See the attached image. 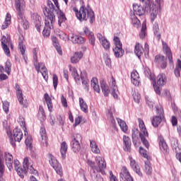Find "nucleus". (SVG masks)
Wrapping results in <instances>:
<instances>
[{
    "label": "nucleus",
    "mask_w": 181,
    "mask_h": 181,
    "mask_svg": "<svg viewBox=\"0 0 181 181\" xmlns=\"http://www.w3.org/2000/svg\"><path fill=\"white\" fill-rule=\"evenodd\" d=\"M156 110L158 116L153 117L151 120V124L154 128H158L163 119V110L159 108H156Z\"/></svg>",
    "instance_id": "13"
},
{
    "label": "nucleus",
    "mask_w": 181,
    "mask_h": 181,
    "mask_svg": "<svg viewBox=\"0 0 181 181\" xmlns=\"http://www.w3.org/2000/svg\"><path fill=\"white\" fill-rule=\"evenodd\" d=\"M47 7H45L43 10L44 15L45 16V19L47 21L52 20V21H56V18L54 17V14L53 13L54 11L57 12L59 8L57 7L54 8V4H53V2L52 1L48 0L47 1Z\"/></svg>",
    "instance_id": "5"
},
{
    "label": "nucleus",
    "mask_w": 181,
    "mask_h": 181,
    "mask_svg": "<svg viewBox=\"0 0 181 181\" xmlns=\"http://www.w3.org/2000/svg\"><path fill=\"white\" fill-rule=\"evenodd\" d=\"M69 40H71L72 43L83 45V43L86 42V40L84 39V37L75 34H70L69 35Z\"/></svg>",
    "instance_id": "20"
},
{
    "label": "nucleus",
    "mask_w": 181,
    "mask_h": 181,
    "mask_svg": "<svg viewBox=\"0 0 181 181\" xmlns=\"http://www.w3.org/2000/svg\"><path fill=\"white\" fill-rule=\"evenodd\" d=\"M79 105L81 107V111L83 112H88V106L87 103L84 101V99L82 98H79Z\"/></svg>",
    "instance_id": "42"
},
{
    "label": "nucleus",
    "mask_w": 181,
    "mask_h": 181,
    "mask_svg": "<svg viewBox=\"0 0 181 181\" xmlns=\"http://www.w3.org/2000/svg\"><path fill=\"white\" fill-rule=\"evenodd\" d=\"M90 86L93 88L94 91L100 93L101 90L100 89V85H98V80L97 78H93L90 81Z\"/></svg>",
    "instance_id": "32"
},
{
    "label": "nucleus",
    "mask_w": 181,
    "mask_h": 181,
    "mask_svg": "<svg viewBox=\"0 0 181 181\" xmlns=\"http://www.w3.org/2000/svg\"><path fill=\"white\" fill-rule=\"evenodd\" d=\"M133 11H134L133 15H135L136 16H144L145 15V12L146 9L144 8V6L138 4H134Z\"/></svg>",
    "instance_id": "18"
},
{
    "label": "nucleus",
    "mask_w": 181,
    "mask_h": 181,
    "mask_svg": "<svg viewBox=\"0 0 181 181\" xmlns=\"http://www.w3.org/2000/svg\"><path fill=\"white\" fill-rule=\"evenodd\" d=\"M145 30H146V23L143 22L141 32L139 33V36L141 39H144L145 36L146 35V33H145Z\"/></svg>",
    "instance_id": "52"
},
{
    "label": "nucleus",
    "mask_w": 181,
    "mask_h": 181,
    "mask_svg": "<svg viewBox=\"0 0 181 181\" xmlns=\"http://www.w3.org/2000/svg\"><path fill=\"white\" fill-rule=\"evenodd\" d=\"M18 49H20V52L23 56H25V50L26 49V47L23 45V36H21L19 37L18 41Z\"/></svg>",
    "instance_id": "45"
},
{
    "label": "nucleus",
    "mask_w": 181,
    "mask_h": 181,
    "mask_svg": "<svg viewBox=\"0 0 181 181\" xmlns=\"http://www.w3.org/2000/svg\"><path fill=\"white\" fill-rule=\"evenodd\" d=\"M61 155L62 159H66V153H67V144L66 141H63L61 144Z\"/></svg>",
    "instance_id": "43"
},
{
    "label": "nucleus",
    "mask_w": 181,
    "mask_h": 181,
    "mask_svg": "<svg viewBox=\"0 0 181 181\" xmlns=\"http://www.w3.org/2000/svg\"><path fill=\"white\" fill-rule=\"evenodd\" d=\"M61 103L64 108H67V100L66 99V98H64V95H62L61 96Z\"/></svg>",
    "instance_id": "61"
},
{
    "label": "nucleus",
    "mask_w": 181,
    "mask_h": 181,
    "mask_svg": "<svg viewBox=\"0 0 181 181\" xmlns=\"http://www.w3.org/2000/svg\"><path fill=\"white\" fill-rule=\"evenodd\" d=\"M167 78L165 74H160L157 76V84L158 86H165L166 84Z\"/></svg>",
    "instance_id": "33"
},
{
    "label": "nucleus",
    "mask_w": 181,
    "mask_h": 181,
    "mask_svg": "<svg viewBox=\"0 0 181 181\" xmlns=\"http://www.w3.org/2000/svg\"><path fill=\"white\" fill-rule=\"evenodd\" d=\"M95 162L91 160H87V164L88 166H90V168H91L90 177L93 181H104V178H103L101 175H98L97 172H99L102 175H105V170L107 168V163H105V159L100 156H97L95 158ZM95 163L98 165H95Z\"/></svg>",
    "instance_id": "1"
},
{
    "label": "nucleus",
    "mask_w": 181,
    "mask_h": 181,
    "mask_svg": "<svg viewBox=\"0 0 181 181\" xmlns=\"http://www.w3.org/2000/svg\"><path fill=\"white\" fill-rule=\"evenodd\" d=\"M113 42L115 47H122V43H121V40H119V37L117 36L114 37Z\"/></svg>",
    "instance_id": "54"
},
{
    "label": "nucleus",
    "mask_w": 181,
    "mask_h": 181,
    "mask_svg": "<svg viewBox=\"0 0 181 181\" xmlns=\"http://www.w3.org/2000/svg\"><path fill=\"white\" fill-rule=\"evenodd\" d=\"M11 19H12V16H11L10 13H7L5 21L4 22V23L1 26V29H3V30L6 29V28H8V26H9L11 25Z\"/></svg>",
    "instance_id": "41"
},
{
    "label": "nucleus",
    "mask_w": 181,
    "mask_h": 181,
    "mask_svg": "<svg viewBox=\"0 0 181 181\" xmlns=\"http://www.w3.org/2000/svg\"><path fill=\"white\" fill-rule=\"evenodd\" d=\"M5 166L4 165V153L0 151V173H4Z\"/></svg>",
    "instance_id": "50"
},
{
    "label": "nucleus",
    "mask_w": 181,
    "mask_h": 181,
    "mask_svg": "<svg viewBox=\"0 0 181 181\" xmlns=\"http://www.w3.org/2000/svg\"><path fill=\"white\" fill-rule=\"evenodd\" d=\"M115 84V79L112 78V86L110 87V90L105 82L103 81H100L101 89L105 97H107V95H108L111 91L112 97L114 98H118V88Z\"/></svg>",
    "instance_id": "4"
},
{
    "label": "nucleus",
    "mask_w": 181,
    "mask_h": 181,
    "mask_svg": "<svg viewBox=\"0 0 181 181\" xmlns=\"http://www.w3.org/2000/svg\"><path fill=\"white\" fill-rule=\"evenodd\" d=\"M38 115L42 119H45V118H46V115L45 113V110H43V107L40 106L39 107V112H38Z\"/></svg>",
    "instance_id": "59"
},
{
    "label": "nucleus",
    "mask_w": 181,
    "mask_h": 181,
    "mask_svg": "<svg viewBox=\"0 0 181 181\" xmlns=\"http://www.w3.org/2000/svg\"><path fill=\"white\" fill-rule=\"evenodd\" d=\"M52 43L59 54L62 55L63 52L60 48V45L59 44V41L57 40V38L56 37H52Z\"/></svg>",
    "instance_id": "44"
},
{
    "label": "nucleus",
    "mask_w": 181,
    "mask_h": 181,
    "mask_svg": "<svg viewBox=\"0 0 181 181\" xmlns=\"http://www.w3.org/2000/svg\"><path fill=\"white\" fill-rule=\"evenodd\" d=\"M69 71L72 73V76L77 84H80V78L82 81L87 80V72H86V71H81L80 76L77 72V69L74 66H69Z\"/></svg>",
    "instance_id": "8"
},
{
    "label": "nucleus",
    "mask_w": 181,
    "mask_h": 181,
    "mask_svg": "<svg viewBox=\"0 0 181 181\" xmlns=\"http://www.w3.org/2000/svg\"><path fill=\"white\" fill-rule=\"evenodd\" d=\"M156 63L160 64L161 69H166L168 66V62H166V59L163 55H157L155 57Z\"/></svg>",
    "instance_id": "26"
},
{
    "label": "nucleus",
    "mask_w": 181,
    "mask_h": 181,
    "mask_svg": "<svg viewBox=\"0 0 181 181\" xmlns=\"http://www.w3.org/2000/svg\"><path fill=\"white\" fill-rule=\"evenodd\" d=\"M34 66L37 73H41L45 80H47V78H49V76L47 75V69H46V66H45V64L42 62L39 63L37 60L34 61Z\"/></svg>",
    "instance_id": "10"
},
{
    "label": "nucleus",
    "mask_w": 181,
    "mask_h": 181,
    "mask_svg": "<svg viewBox=\"0 0 181 181\" xmlns=\"http://www.w3.org/2000/svg\"><path fill=\"white\" fill-rule=\"evenodd\" d=\"M163 50L165 54H166L169 60L170 69H173L175 66L173 64V57L172 55V51H170V48L169 47V46H168V44H166V42H163Z\"/></svg>",
    "instance_id": "14"
},
{
    "label": "nucleus",
    "mask_w": 181,
    "mask_h": 181,
    "mask_svg": "<svg viewBox=\"0 0 181 181\" xmlns=\"http://www.w3.org/2000/svg\"><path fill=\"white\" fill-rule=\"evenodd\" d=\"M5 160H6V165L9 170H12L13 169V157L12 156V154L6 152L5 153Z\"/></svg>",
    "instance_id": "23"
},
{
    "label": "nucleus",
    "mask_w": 181,
    "mask_h": 181,
    "mask_svg": "<svg viewBox=\"0 0 181 181\" xmlns=\"http://www.w3.org/2000/svg\"><path fill=\"white\" fill-rule=\"evenodd\" d=\"M3 110L6 114L9 112V102L8 101H3Z\"/></svg>",
    "instance_id": "56"
},
{
    "label": "nucleus",
    "mask_w": 181,
    "mask_h": 181,
    "mask_svg": "<svg viewBox=\"0 0 181 181\" xmlns=\"http://www.w3.org/2000/svg\"><path fill=\"white\" fill-rule=\"evenodd\" d=\"M132 23L134 28H139L141 26V21L138 19L136 15L132 14L130 16Z\"/></svg>",
    "instance_id": "38"
},
{
    "label": "nucleus",
    "mask_w": 181,
    "mask_h": 181,
    "mask_svg": "<svg viewBox=\"0 0 181 181\" xmlns=\"http://www.w3.org/2000/svg\"><path fill=\"white\" fill-rule=\"evenodd\" d=\"M40 135L41 136V146L42 148H47V134H46V129L41 127L40 130Z\"/></svg>",
    "instance_id": "19"
},
{
    "label": "nucleus",
    "mask_w": 181,
    "mask_h": 181,
    "mask_svg": "<svg viewBox=\"0 0 181 181\" xmlns=\"http://www.w3.org/2000/svg\"><path fill=\"white\" fill-rule=\"evenodd\" d=\"M90 144L92 152L93 153H100V148H98V146L97 145L95 141L90 140Z\"/></svg>",
    "instance_id": "46"
},
{
    "label": "nucleus",
    "mask_w": 181,
    "mask_h": 181,
    "mask_svg": "<svg viewBox=\"0 0 181 181\" xmlns=\"http://www.w3.org/2000/svg\"><path fill=\"white\" fill-rule=\"evenodd\" d=\"M132 83L134 86H139L140 79H139V74L138 71H134L131 74Z\"/></svg>",
    "instance_id": "30"
},
{
    "label": "nucleus",
    "mask_w": 181,
    "mask_h": 181,
    "mask_svg": "<svg viewBox=\"0 0 181 181\" xmlns=\"http://www.w3.org/2000/svg\"><path fill=\"white\" fill-rule=\"evenodd\" d=\"M113 52L115 53V57H122L124 56V49H122V47H115L113 48Z\"/></svg>",
    "instance_id": "40"
},
{
    "label": "nucleus",
    "mask_w": 181,
    "mask_h": 181,
    "mask_svg": "<svg viewBox=\"0 0 181 181\" xmlns=\"http://www.w3.org/2000/svg\"><path fill=\"white\" fill-rule=\"evenodd\" d=\"M110 181H118V178H117V176H115L112 171H110Z\"/></svg>",
    "instance_id": "64"
},
{
    "label": "nucleus",
    "mask_w": 181,
    "mask_h": 181,
    "mask_svg": "<svg viewBox=\"0 0 181 181\" xmlns=\"http://www.w3.org/2000/svg\"><path fill=\"white\" fill-rule=\"evenodd\" d=\"M1 46H9V45H11V40H9V38H6V37L5 36H2L1 39Z\"/></svg>",
    "instance_id": "53"
},
{
    "label": "nucleus",
    "mask_w": 181,
    "mask_h": 181,
    "mask_svg": "<svg viewBox=\"0 0 181 181\" xmlns=\"http://www.w3.org/2000/svg\"><path fill=\"white\" fill-rule=\"evenodd\" d=\"M15 90L16 92V95H17V98L19 101V103L21 105L25 106V99L23 98V93H22V89L21 88V86H19V84L16 83Z\"/></svg>",
    "instance_id": "21"
},
{
    "label": "nucleus",
    "mask_w": 181,
    "mask_h": 181,
    "mask_svg": "<svg viewBox=\"0 0 181 181\" xmlns=\"http://www.w3.org/2000/svg\"><path fill=\"white\" fill-rule=\"evenodd\" d=\"M31 19L35 24L37 32H40L42 25H43V23H42V17H40L37 13H34L31 16Z\"/></svg>",
    "instance_id": "16"
},
{
    "label": "nucleus",
    "mask_w": 181,
    "mask_h": 181,
    "mask_svg": "<svg viewBox=\"0 0 181 181\" xmlns=\"http://www.w3.org/2000/svg\"><path fill=\"white\" fill-rule=\"evenodd\" d=\"M83 32L85 35L88 37L89 42L91 46H95V37L94 36V33L88 30V28L85 27L83 28Z\"/></svg>",
    "instance_id": "22"
},
{
    "label": "nucleus",
    "mask_w": 181,
    "mask_h": 181,
    "mask_svg": "<svg viewBox=\"0 0 181 181\" xmlns=\"http://www.w3.org/2000/svg\"><path fill=\"white\" fill-rule=\"evenodd\" d=\"M146 5H148L150 8V15L151 18V22H153L158 18L159 12H160V6H157L151 0H147L146 2Z\"/></svg>",
    "instance_id": "7"
},
{
    "label": "nucleus",
    "mask_w": 181,
    "mask_h": 181,
    "mask_svg": "<svg viewBox=\"0 0 181 181\" xmlns=\"http://www.w3.org/2000/svg\"><path fill=\"white\" fill-rule=\"evenodd\" d=\"M18 176H20V177H21V179H23V177H25V175L26 174V172H28V170L23 168L22 169V168H18L17 169H16Z\"/></svg>",
    "instance_id": "51"
},
{
    "label": "nucleus",
    "mask_w": 181,
    "mask_h": 181,
    "mask_svg": "<svg viewBox=\"0 0 181 181\" xmlns=\"http://www.w3.org/2000/svg\"><path fill=\"white\" fill-rule=\"evenodd\" d=\"M83 59V52H76L74 55L71 57V63L76 64Z\"/></svg>",
    "instance_id": "28"
},
{
    "label": "nucleus",
    "mask_w": 181,
    "mask_h": 181,
    "mask_svg": "<svg viewBox=\"0 0 181 181\" xmlns=\"http://www.w3.org/2000/svg\"><path fill=\"white\" fill-rule=\"evenodd\" d=\"M52 81H53V86L54 90L57 88V84L59 83V78L57 77V75L54 74L53 78H52Z\"/></svg>",
    "instance_id": "57"
},
{
    "label": "nucleus",
    "mask_w": 181,
    "mask_h": 181,
    "mask_svg": "<svg viewBox=\"0 0 181 181\" xmlns=\"http://www.w3.org/2000/svg\"><path fill=\"white\" fill-rule=\"evenodd\" d=\"M159 146L163 153H168L169 148H168V144L163 139H160Z\"/></svg>",
    "instance_id": "35"
},
{
    "label": "nucleus",
    "mask_w": 181,
    "mask_h": 181,
    "mask_svg": "<svg viewBox=\"0 0 181 181\" xmlns=\"http://www.w3.org/2000/svg\"><path fill=\"white\" fill-rule=\"evenodd\" d=\"M57 13L59 19L58 24L59 25V26H61L63 22H66V21H67V18H66V15L64 14V13H63V11H57Z\"/></svg>",
    "instance_id": "36"
},
{
    "label": "nucleus",
    "mask_w": 181,
    "mask_h": 181,
    "mask_svg": "<svg viewBox=\"0 0 181 181\" xmlns=\"http://www.w3.org/2000/svg\"><path fill=\"white\" fill-rule=\"evenodd\" d=\"M117 121L122 132H124V133L127 132L128 131V125H127V123L125 122V121L122 120L120 118H117Z\"/></svg>",
    "instance_id": "34"
},
{
    "label": "nucleus",
    "mask_w": 181,
    "mask_h": 181,
    "mask_svg": "<svg viewBox=\"0 0 181 181\" xmlns=\"http://www.w3.org/2000/svg\"><path fill=\"white\" fill-rule=\"evenodd\" d=\"M44 98L47 103V105L48 107L49 111H50V112H52V110H53V103H52V98L47 93H45L44 95Z\"/></svg>",
    "instance_id": "39"
},
{
    "label": "nucleus",
    "mask_w": 181,
    "mask_h": 181,
    "mask_svg": "<svg viewBox=\"0 0 181 181\" xmlns=\"http://www.w3.org/2000/svg\"><path fill=\"white\" fill-rule=\"evenodd\" d=\"M139 127L140 129L139 136L141 141L143 145H144V146H146L148 149V148H149V141H148L146 138H148V134L146 127H145V123H144V120L141 119H139Z\"/></svg>",
    "instance_id": "6"
},
{
    "label": "nucleus",
    "mask_w": 181,
    "mask_h": 181,
    "mask_svg": "<svg viewBox=\"0 0 181 181\" xmlns=\"http://www.w3.org/2000/svg\"><path fill=\"white\" fill-rule=\"evenodd\" d=\"M11 69H12V64H11L10 61L7 60L5 63L4 71L6 73H7L8 76L9 74H11Z\"/></svg>",
    "instance_id": "49"
},
{
    "label": "nucleus",
    "mask_w": 181,
    "mask_h": 181,
    "mask_svg": "<svg viewBox=\"0 0 181 181\" xmlns=\"http://www.w3.org/2000/svg\"><path fill=\"white\" fill-rule=\"evenodd\" d=\"M115 110L114 108H111L108 110V117L110 122L112 124V125H115V119L114 118V116H112V113H114Z\"/></svg>",
    "instance_id": "48"
},
{
    "label": "nucleus",
    "mask_w": 181,
    "mask_h": 181,
    "mask_svg": "<svg viewBox=\"0 0 181 181\" xmlns=\"http://www.w3.org/2000/svg\"><path fill=\"white\" fill-rule=\"evenodd\" d=\"M152 164L148 160L145 161L144 172L146 175L151 176L152 175Z\"/></svg>",
    "instance_id": "37"
},
{
    "label": "nucleus",
    "mask_w": 181,
    "mask_h": 181,
    "mask_svg": "<svg viewBox=\"0 0 181 181\" xmlns=\"http://www.w3.org/2000/svg\"><path fill=\"white\" fill-rule=\"evenodd\" d=\"M55 20H47V18H45V27L44 28L42 35L45 36V37H48V36H50V30L53 29V22H54Z\"/></svg>",
    "instance_id": "15"
},
{
    "label": "nucleus",
    "mask_w": 181,
    "mask_h": 181,
    "mask_svg": "<svg viewBox=\"0 0 181 181\" xmlns=\"http://www.w3.org/2000/svg\"><path fill=\"white\" fill-rule=\"evenodd\" d=\"M129 159L130 160V166L135 171V173L139 175V176H142V173L139 169V165L136 163V161L133 159L131 156H129Z\"/></svg>",
    "instance_id": "24"
},
{
    "label": "nucleus",
    "mask_w": 181,
    "mask_h": 181,
    "mask_svg": "<svg viewBox=\"0 0 181 181\" xmlns=\"http://www.w3.org/2000/svg\"><path fill=\"white\" fill-rule=\"evenodd\" d=\"M82 84L85 88V90H86V91H88V79H83L82 80Z\"/></svg>",
    "instance_id": "63"
},
{
    "label": "nucleus",
    "mask_w": 181,
    "mask_h": 181,
    "mask_svg": "<svg viewBox=\"0 0 181 181\" xmlns=\"http://www.w3.org/2000/svg\"><path fill=\"white\" fill-rule=\"evenodd\" d=\"M79 141H81V135L76 134L74 139L71 141V149L74 153H78L81 149Z\"/></svg>",
    "instance_id": "12"
},
{
    "label": "nucleus",
    "mask_w": 181,
    "mask_h": 181,
    "mask_svg": "<svg viewBox=\"0 0 181 181\" xmlns=\"http://www.w3.org/2000/svg\"><path fill=\"white\" fill-rule=\"evenodd\" d=\"M23 138V133L21 129L16 127L13 130V139L16 142H21Z\"/></svg>",
    "instance_id": "27"
},
{
    "label": "nucleus",
    "mask_w": 181,
    "mask_h": 181,
    "mask_svg": "<svg viewBox=\"0 0 181 181\" xmlns=\"http://www.w3.org/2000/svg\"><path fill=\"white\" fill-rule=\"evenodd\" d=\"M48 159L49 164L51 166H52L53 169H54L57 175L62 176L63 175V172L62 170V165L59 163V161H57V160H56L54 156H53L52 154L48 155Z\"/></svg>",
    "instance_id": "9"
},
{
    "label": "nucleus",
    "mask_w": 181,
    "mask_h": 181,
    "mask_svg": "<svg viewBox=\"0 0 181 181\" xmlns=\"http://www.w3.org/2000/svg\"><path fill=\"white\" fill-rule=\"evenodd\" d=\"M73 11L76 13V16L78 21H88L90 23H93L95 21L94 11L90 7L86 8V6H82L79 11L77 8L74 7Z\"/></svg>",
    "instance_id": "2"
},
{
    "label": "nucleus",
    "mask_w": 181,
    "mask_h": 181,
    "mask_svg": "<svg viewBox=\"0 0 181 181\" xmlns=\"http://www.w3.org/2000/svg\"><path fill=\"white\" fill-rule=\"evenodd\" d=\"M132 95L135 103H139V100L141 99V95H139L138 92H134Z\"/></svg>",
    "instance_id": "60"
},
{
    "label": "nucleus",
    "mask_w": 181,
    "mask_h": 181,
    "mask_svg": "<svg viewBox=\"0 0 181 181\" xmlns=\"http://www.w3.org/2000/svg\"><path fill=\"white\" fill-rule=\"evenodd\" d=\"M25 145H26V146H28V148H29V149H30V148H32V136H28L25 139Z\"/></svg>",
    "instance_id": "58"
},
{
    "label": "nucleus",
    "mask_w": 181,
    "mask_h": 181,
    "mask_svg": "<svg viewBox=\"0 0 181 181\" xmlns=\"http://www.w3.org/2000/svg\"><path fill=\"white\" fill-rule=\"evenodd\" d=\"M23 167L25 170H28L30 173L33 175H36L37 171L33 168V161L29 157H25L23 162Z\"/></svg>",
    "instance_id": "11"
},
{
    "label": "nucleus",
    "mask_w": 181,
    "mask_h": 181,
    "mask_svg": "<svg viewBox=\"0 0 181 181\" xmlns=\"http://www.w3.org/2000/svg\"><path fill=\"white\" fill-rule=\"evenodd\" d=\"M15 5L18 23L21 26H23V29H29V21L25 19V16L23 15V11L25 9V1L16 0Z\"/></svg>",
    "instance_id": "3"
},
{
    "label": "nucleus",
    "mask_w": 181,
    "mask_h": 181,
    "mask_svg": "<svg viewBox=\"0 0 181 181\" xmlns=\"http://www.w3.org/2000/svg\"><path fill=\"white\" fill-rule=\"evenodd\" d=\"M153 88L155 93L158 94V95H160V87H159L158 85H156V82L153 84Z\"/></svg>",
    "instance_id": "62"
},
{
    "label": "nucleus",
    "mask_w": 181,
    "mask_h": 181,
    "mask_svg": "<svg viewBox=\"0 0 181 181\" xmlns=\"http://www.w3.org/2000/svg\"><path fill=\"white\" fill-rule=\"evenodd\" d=\"M139 153L143 156V158H146V159H149V156H148V151L144 149V148L139 147Z\"/></svg>",
    "instance_id": "55"
},
{
    "label": "nucleus",
    "mask_w": 181,
    "mask_h": 181,
    "mask_svg": "<svg viewBox=\"0 0 181 181\" xmlns=\"http://www.w3.org/2000/svg\"><path fill=\"white\" fill-rule=\"evenodd\" d=\"M124 150L126 152H131V139L129 136H123Z\"/></svg>",
    "instance_id": "29"
},
{
    "label": "nucleus",
    "mask_w": 181,
    "mask_h": 181,
    "mask_svg": "<svg viewBox=\"0 0 181 181\" xmlns=\"http://www.w3.org/2000/svg\"><path fill=\"white\" fill-rule=\"evenodd\" d=\"M138 135H139V131L136 128H134L132 129V135L133 144H136L135 142L138 141Z\"/></svg>",
    "instance_id": "47"
},
{
    "label": "nucleus",
    "mask_w": 181,
    "mask_h": 181,
    "mask_svg": "<svg viewBox=\"0 0 181 181\" xmlns=\"http://www.w3.org/2000/svg\"><path fill=\"white\" fill-rule=\"evenodd\" d=\"M134 53L139 59H141V56L144 54V47L139 42H137L134 47Z\"/></svg>",
    "instance_id": "31"
},
{
    "label": "nucleus",
    "mask_w": 181,
    "mask_h": 181,
    "mask_svg": "<svg viewBox=\"0 0 181 181\" xmlns=\"http://www.w3.org/2000/svg\"><path fill=\"white\" fill-rule=\"evenodd\" d=\"M120 181H134L127 167H122V172L119 173Z\"/></svg>",
    "instance_id": "17"
},
{
    "label": "nucleus",
    "mask_w": 181,
    "mask_h": 181,
    "mask_svg": "<svg viewBox=\"0 0 181 181\" xmlns=\"http://www.w3.org/2000/svg\"><path fill=\"white\" fill-rule=\"evenodd\" d=\"M97 37L100 43L102 44L103 47H104L105 50H108V49H110V42L105 39V37L103 36V34L101 33H98Z\"/></svg>",
    "instance_id": "25"
}]
</instances>
